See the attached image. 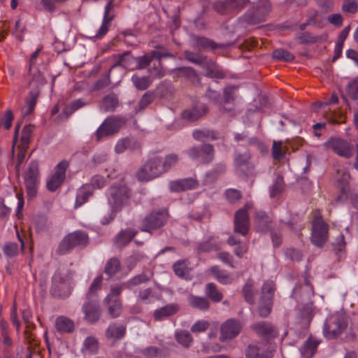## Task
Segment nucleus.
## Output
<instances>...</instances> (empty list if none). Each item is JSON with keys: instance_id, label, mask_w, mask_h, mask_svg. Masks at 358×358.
<instances>
[{"instance_id": "nucleus-1", "label": "nucleus", "mask_w": 358, "mask_h": 358, "mask_svg": "<svg viewBox=\"0 0 358 358\" xmlns=\"http://www.w3.org/2000/svg\"><path fill=\"white\" fill-rule=\"evenodd\" d=\"M72 274L69 271H57L52 276L51 294L57 298L65 299L72 292Z\"/></svg>"}, {"instance_id": "nucleus-2", "label": "nucleus", "mask_w": 358, "mask_h": 358, "mask_svg": "<svg viewBox=\"0 0 358 358\" xmlns=\"http://www.w3.org/2000/svg\"><path fill=\"white\" fill-rule=\"evenodd\" d=\"M348 322L345 316L339 313L329 315L323 327V334L327 339L339 336L346 329Z\"/></svg>"}, {"instance_id": "nucleus-3", "label": "nucleus", "mask_w": 358, "mask_h": 358, "mask_svg": "<svg viewBox=\"0 0 358 358\" xmlns=\"http://www.w3.org/2000/svg\"><path fill=\"white\" fill-rule=\"evenodd\" d=\"M162 158L154 156L150 157L137 171L136 178L142 182H148L163 174Z\"/></svg>"}, {"instance_id": "nucleus-4", "label": "nucleus", "mask_w": 358, "mask_h": 358, "mask_svg": "<svg viewBox=\"0 0 358 358\" xmlns=\"http://www.w3.org/2000/svg\"><path fill=\"white\" fill-rule=\"evenodd\" d=\"M129 191L128 187L122 184H114L110 187L108 192V202L112 212L120 210L128 203Z\"/></svg>"}, {"instance_id": "nucleus-5", "label": "nucleus", "mask_w": 358, "mask_h": 358, "mask_svg": "<svg viewBox=\"0 0 358 358\" xmlns=\"http://www.w3.org/2000/svg\"><path fill=\"white\" fill-rule=\"evenodd\" d=\"M329 225L322 219L321 213L316 211L312 222L311 242L322 247L328 239Z\"/></svg>"}, {"instance_id": "nucleus-6", "label": "nucleus", "mask_w": 358, "mask_h": 358, "mask_svg": "<svg viewBox=\"0 0 358 358\" xmlns=\"http://www.w3.org/2000/svg\"><path fill=\"white\" fill-rule=\"evenodd\" d=\"M88 243V236L82 231H76L66 235L57 248V253L64 255L75 247L85 246Z\"/></svg>"}, {"instance_id": "nucleus-7", "label": "nucleus", "mask_w": 358, "mask_h": 358, "mask_svg": "<svg viewBox=\"0 0 358 358\" xmlns=\"http://www.w3.org/2000/svg\"><path fill=\"white\" fill-rule=\"evenodd\" d=\"M24 179L27 196L32 199L37 195L40 183L38 166L36 162H32L29 164V168L24 173Z\"/></svg>"}, {"instance_id": "nucleus-8", "label": "nucleus", "mask_w": 358, "mask_h": 358, "mask_svg": "<svg viewBox=\"0 0 358 358\" xmlns=\"http://www.w3.org/2000/svg\"><path fill=\"white\" fill-rule=\"evenodd\" d=\"M324 146L331 150L337 155L346 159L352 157L355 152L353 144L341 138L331 137L324 143Z\"/></svg>"}, {"instance_id": "nucleus-9", "label": "nucleus", "mask_w": 358, "mask_h": 358, "mask_svg": "<svg viewBox=\"0 0 358 358\" xmlns=\"http://www.w3.org/2000/svg\"><path fill=\"white\" fill-rule=\"evenodd\" d=\"M271 6L268 0H260L255 7L248 10L245 19L249 24H258L265 22L271 12Z\"/></svg>"}, {"instance_id": "nucleus-10", "label": "nucleus", "mask_w": 358, "mask_h": 358, "mask_svg": "<svg viewBox=\"0 0 358 358\" xmlns=\"http://www.w3.org/2000/svg\"><path fill=\"white\" fill-rule=\"evenodd\" d=\"M124 122V120L119 117L113 116L106 118L94 134L96 141H99L105 137L117 133Z\"/></svg>"}, {"instance_id": "nucleus-11", "label": "nucleus", "mask_w": 358, "mask_h": 358, "mask_svg": "<svg viewBox=\"0 0 358 358\" xmlns=\"http://www.w3.org/2000/svg\"><path fill=\"white\" fill-rule=\"evenodd\" d=\"M168 213L166 210L152 212L148 214L142 221L141 231L150 232L160 228L166 222Z\"/></svg>"}, {"instance_id": "nucleus-12", "label": "nucleus", "mask_w": 358, "mask_h": 358, "mask_svg": "<svg viewBox=\"0 0 358 358\" xmlns=\"http://www.w3.org/2000/svg\"><path fill=\"white\" fill-rule=\"evenodd\" d=\"M68 166L67 161H62L56 166L54 174L47 180L46 185L48 190L54 192L62 185L65 180Z\"/></svg>"}, {"instance_id": "nucleus-13", "label": "nucleus", "mask_w": 358, "mask_h": 358, "mask_svg": "<svg viewBox=\"0 0 358 358\" xmlns=\"http://www.w3.org/2000/svg\"><path fill=\"white\" fill-rule=\"evenodd\" d=\"M250 205L247 203L245 207L236 211L234 216V231L245 236L249 230V217L248 210Z\"/></svg>"}, {"instance_id": "nucleus-14", "label": "nucleus", "mask_w": 358, "mask_h": 358, "mask_svg": "<svg viewBox=\"0 0 358 358\" xmlns=\"http://www.w3.org/2000/svg\"><path fill=\"white\" fill-rule=\"evenodd\" d=\"M242 329L241 323L236 320L229 319L220 328V340L224 341L236 337Z\"/></svg>"}, {"instance_id": "nucleus-15", "label": "nucleus", "mask_w": 358, "mask_h": 358, "mask_svg": "<svg viewBox=\"0 0 358 358\" xmlns=\"http://www.w3.org/2000/svg\"><path fill=\"white\" fill-rule=\"evenodd\" d=\"M246 358H273V353L266 345L255 344L248 345L245 350Z\"/></svg>"}, {"instance_id": "nucleus-16", "label": "nucleus", "mask_w": 358, "mask_h": 358, "mask_svg": "<svg viewBox=\"0 0 358 358\" xmlns=\"http://www.w3.org/2000/svg\"><path fill=\"white\" fill-rule=\"evenodd\" d=\"M197 186V181L192 178L172 180L169 184V189L173 192L194 189H196Z\"/></svg>"}, {"instance_id": "nucleus-17", "label": "nucleus", "mask_w": 358, "mask_h": 358, "mask_svg": "<svg viewBox=\"0 0 358 358\" xmlns=\"http://www.w3.org/2000/svg\"><path fill=\"white\" fill-rule=\"evenodd\" d=\"M192 45L198 50H210L221 48L222 45L215 43L213 40L203 36H194L192 38Z\"/></svg>"}, {"instance_id": "nucleus-18", "label": "nucleus", "mask_w": 358, "mask_h": 358, "mask_svg": "<svg viewBox=\"0 0 358 358\" xmlns=\"http://www.w3.org/2000/svg\"><path fill=\"white\" fill-rule=\"evenodd\" d=\"M113 7V1H109L104 9V13H103V21L101 27L99 29V31L97 34H96V36L97 38H101L104 35L106 34L109 29V27L110 25L111 21L113 20V15L110 13V10L112 9Z\"/></svg>"}, {"instance_id": "nucleus-19", "label": "nucleus", "mask_w": 358, "mask_h": 358, "mask_svg": "<svg viewBox=\"0 0 358 358\" xmlns=\"http://www.w3.org/2000/svg\"><path fill=\"white\" fill-rule=\"evenodd\" d=\"M251 329L264 338L275 337L278 332L275 328L270 323L260 322L251 326Z\"/></svg>"}, {"instance_id": "nucleus-20", "label": "nucleus", "mask_w": 358, "mask_h": 358, "mask_svg": "<svg viewBox=\"0 0 358 358\" xmlns=\"http://www.w3.org/2000/svg\"><path fill=\"white\" fill-rule=\"evenodd\" d=\"M85 319L90 323L96 322L100 317V309L96 301L86 302L83 306Z\"/></svg>"}, {"instance_id": "nucleus-21", "label": "nucleus", "mask_w": 358, "mask_h": 358, "mask_svg": "<svg viewBox=\"0 0 358 358\" xmlns=\"http://www.w3.org/2000/svg\"><path fill=\"white\" fill-rule=\"evenodd\" d=\"M207 113V108L203 104L197 105L190 109L185 110L181 116L183 119L190 122L197 120Z\"/></svg>"}, {"instance_id": "nucleus-22", "label": "nucleus", "mask_w": 358, "mask_h": 358, "mask_svg": "<svg viewBox=\"0 0 358 358\" xmlns=\"http://www.w3.org/2000/svg\"><path fill=\"white\" fill-rule=\"evenodd\" d=\"M38 95L39 91L37 89H34L29 92V95L25 100V105L22 109V115L24 117L28 116L33 113Z\"/></svg>"}, {"instance_id": "nucleus-23", "label": "nucleus", "mask_w": 358, "mask_h": 358, "mask_svg": "<svg viewBox=\"0 0 358 358\" xmlns=\"http://www.w3.org/2000/svg\"><path fill=\"white\" fill-rule=\"evenodd\" d=\"M320 342L312 338L305 341L300 348V352L303 358H311L316 352Z\"/></svg>"}, {"instance_id": "nucleus-24", "label": "nucleus", "mask_w": 358, "mask_h": 358, "mask_svg": "<svg viewBox=\"0 0 358 358\" xmlns=\"http://www.w3.org/2000/svg\"><path fill=\"white\" fill-rule=\"evenodd\" d=\"M206 69V76L209 78H222L224 77L223 71L212 60H206L202 66Z\"/></svg>"}, {"instance_id": "nucleus-25", "label": "nucleus", "mask_w": 358, "mask_h": 358, "mask_svg": "<svg viewBox=\"0 0 358 358\" xmlns=\"http://www.w3.org/2000/svg\"><path fill=\"white\" fill-rule=\"evenodd\" d=\"M178 310V305L175 303L168 304L164 307L155 310L154 317L156 320L160 321L175 314Z\"/></svg>"}, {"instance_id": "nucleus-26", "label": "nucleus", "mask_w": 358, "mask_h": 358, "mask_svg": "<svg viewBox=\"0 0 358 358\" xmlns=\"http://www.w3.org/2000/svg\"><path fill=\"white\" fill-rule=\"evenodd\" d=\"M92 195V188L89 185H83L77 192L75 208H79L85 203Z\"/></svg>"}, {"instance_id": "nucleus-27", "label": "nucleus", "mask_w": 358, "mask_h": 358, "mask_svg": "<svg viewBox=\"0 0 358 358\" xmlns=\"http://www.w3.org/2000/svg\"><path fill=\"white\" fill-rule=\"evenodd\" d=\"M222 243L215 240V236H209L206 241L200 243L198 245L197 250L199 252H208L213 250H217L220 248Z\"/></svg>"}, {"instance_id": "nucleus-28", "label": "nucleus", "mask_w": 358, "mask_h": 358, "mask_svg": "<svg viewBox=\"0 0 358 358\" xmlns=\"http://www.w3.org/2000/svg\"><path fill=\"white\" fill-rule=\"evenodd\" d=\"M139 143L133 139L125 138L119 140L115 147V151L116 153L120 154L124 152L127 149L135 150L139 148Z\"/></svg>"}, {"instance_id": "nucleus-29", "label": "nucleus", "mask_w": 358, "mask_h": 358, "mask_svg": "<svg viewBox=\"0 0 358 358\" xmlns=\"http://www.w3.org/2000/svg\"><path fill=\"white\" fill-rule=\"evenodd\" d=\"M55 328L59 332H71L74 329V323L69 318L60 316L56 319Z\"/></svg>"}, {"instance_id": "nucleus-30", "label": "nucleus", "mask_w": 358, "mask_h": 358, "mask_svg": "<svg viewBox=\"0 0 358 358\" xmlns=\"http://www.w3.org/2000/svg\"><path fill=\"white\" fill-rule=\"evenodd\" d=\"M120 260L117 258L113 257L106 262L103 272L108 278H110L120 271Z\"/></svg>"}, {"instance_id": "nucleus-31", "label": "nucleus", "mask_w": 358, "mask_h": 358, "mask_svg": "<svg viewBox=\"0 0 358 358\" xmlns=\"http://www.w3.org/2000/svg\"><path fill=\"white\" fill-rule=\"evenodd\" d=\"M188 301L192 307L202 311L207 310L210 306L208 299L203 296L190 295Z\"/></svg>"}, {"instance_id": "nucleus-32", "label": "nucleus", "mask_w": 358, "mask_h": 358, "mask_svg": "<svg viewBox=\"0 0 358 358\" xmlns=\"http://www.w3.org/2000/svg\"><path fill=\"white\" fill-rule=\"evenodd\" d=\"M118 104V99L114 94L106 95L103 97L100 108L104 112L113 111Z\"/></svg>"}, {"instance_id": "nucleus-33", "label": "nucleus", "mask_w": 358, "mask_h": 358, "mask_svg": "<svg viewBox=\"0 0 358 358\" xmlns=\"http://www.w3.org/2000/svg\"><path fill=\"white\" fill-rule=\"evenodd\" d=\"M136 231L134 229H126L121 231L115 238V243L118 247H122L129 243L136 235Z\"/></svg>"}, {"instance_id": "nucleus-34", "label": "nucleus", "mask_w": 358, "mask_h": 358, "mask_svg": "<svg viewBox=\"0 0 358 358\" xmlns=\"http://www.w3.org/2000/svg\"><path fill=\"white\" fill-rule=\"evenodd\" d=\"M126 328L122 324H110L106 330V336L115 339H120L125 334Z\"/></svg>"}, {"instance_id": "nucleus-35", "label": "nucleus", "mask_w": 358, "mask_h": 358, "mask_svg": "<svg viewBox=\"0 0 358 358\" xmlns=\"http://www.w3.org/2000/svg\"><path fill=\"white\" fill-rule=\"evenodd\" d=\"M205 294L208 298L215 303L220 302L223 299V294L217 289L216 285L213 282L206 285Z\"/></svg>"}, {"instance_id": "nucleus-36", "label": "nucleus", "mask_w": 358, "mask_h": 358, "mask_svg": "<svg viewBox=\"0 0 358 358\" xmlns=\"http://www.w3.org/2000/svg\"><path fill=\"white\" fill-rule=\"evenodd\" d=\"M211 273L223 285H227L232 282L231 276L224 271H221L218 266H214L210 268Z\"/></svg>"}, {"instance_id": "nucleus-37", "label": "nucleus", "mask_w": 358, "mask_h": 358, "mask_svg": "<svg viewBox=\"0 0 358 358\" xmlns=\"http://www.w3.org/2000/svg\"><path fill=\"white\" fill-rule=\"evenodd\" d=\"M268 218L263 211H259L255 215V224L260 231H266L268 229Z\"/></svg>"}, {"instance_id": "nucleus-38", "label": "nucleus", "mask_w": 358, "mask_h": 358, "mask_svg": "<svg viewBox=\"0 0 358 358\" xmlns=\"http://www.w3.org/2000/svg\"><path fill=\"white\" fill-rule=\"evenodd\" d=\"M99 344L97 340L92 337L88 336L83 343V351L87 353H95L97 352Z\"/></svg>"}, {"instance_id": "nucleus-39", "label": "nucleus", "mask_w": 358, "mask_h": 358, "mask_svg": "<svg viewBox=\"0 0 358 358\" xmlns=\"http://www.w3.org/2000/svg\"><path fill=\"white\" fill-rule=\"evenodd\" d=\"M29 76H30V83L36 86L43 85L45 83L44 76L38 68H29Z\"/></svg>"}, {"instance_id": "nucleus-40", "label": "nucleus", "mask_w": 358, "mask_h": 358, "mask_svg": "<svg viewBox=\"0 0 358 358\" xmlns=\"http://www.w3.org/2000/svg\"><path fill=\"white\" fill-rule=\"evenodd\" d=\"M86 105L85 101L83 99H78L74 100L69 104L66 105L64 110L63 113H65L67 116L71 115L76 110L81 108L82 107Z\"/></svg>"}, {"instance_id": "nucleus-41", "label": "nucleus", "mask_w": 358, "mask_h": 358, "mask_svg": "<svg viewBox=\"0 0 358 358\" xmlns=\"http://www.w3.org/2000/svg\"><path fill=\"white\" fill-rule=\"evenodd\" d=\"M272 157L275 160L280 161L285 155V150L282 148V141H273L272 149Z\"/></svg>"}, {"instance_id": "nucleus-42", "label": "nucleus", "mask_w": 358, "mask_h": 358, "mask_svg": "<svg viewBox=\"0 0 358 358\" xmlns=\"http://www.w3.org/2000/svg\"><path fill=\"white\" fill-rule=\"evenodd\" d=\"M262 299L272 301L274 294V283L271 280L265 282L262 287Z\"/></svg>"}, {"instance_id": "nucleus-43", "label": "nucleus", "mask_w": 358, "mask_h": 358, "mask_svg": "<svg viewBox=\"0 0 358 358\" xmlns=\"http://www.w3.org/2000/svg\"><path fill=\"white\" fill-rule=\"evenodd\" d=\"M273 57L284 62H292L295 58L292 53L284 49H277L274 50L273 52Z\"/></svg>"}, {"instance_id": "nucleus-44", "label": "nucleus", "mask_w": 358, "mask_h": 358, "mask_svg": "<svg viewBox=\"0 0 358 358\" xmlns=\"http://www.w3.org/2000/svg\"><path fill=\"white\" fill-rule=\"evenodd\" d=\"M131 80L135 87L140 90H145L150 85V80L148 77H138V76L134 75L131 78Z\"/></svg>"}, {"instance_id": "nucleus-45", "label": "nucleus", "mask_w": 358, "mask_h": 358, "mask_svg": "<svg viewBox=\"0 0 358 358\" xmlns=\"http://www.w3.org/2000/svg\"><path fill=\"white\" fill-rule=\"evenodd\" d=\"M176 341L182 346L187 348L192 343L191 334L186 331H181L176 333Z\"/></svg>"}, {"instance_id": "nucleus-46", "label": "nucleus", "mask_w": 358, "mask_h": 358, "mask_svg": "<svg viewBox=\"0 0 358 358\" xmlns=\"http://www.w3.org/2000/svg\"><path fill=\"white\" fill-rule=\"evenodd\" d=\"M201 162L203 164L209 163L213 159L214 150L211 145L203 144L201 147Z\"/></svg>"}, {"instance_id": "nucleus-47", "label": "nucleus", "mask_w": 358, "mask_h": 358, "mask_svg": "<svg viewBox=\"0 0 358 358\" xmlns=\"http://www.w3.org/2000/svg\"><path fill=\"white\" fill-rule=\"evenodd\" d=\"M179 157L176 154H170L162 159V166L164 172L169 171L172 166H175L178 162Z\"/></svg>"}, {"instance_id": "nucleus-48", "label": "nucleus", "mask_w": 358, "mask_h": 358, "mask_svg": "<svg viewBox=\"0 0 358 358\" xmlns=\"http://www.w3.org/2000/svg\"><path fill=\"white\" fill-rule=\"evenodd\" d=\"M184 55L185 59L189 62L201 66L203 65L206 60L207 59L206 57L201 56L197 53H194L191 51H185L184 52Z\"/></svg>"}, {"instance_id": "nucleus-49", "label": "nucleus", "mask_w": 358, "mask_h": 358, "mask_svg": "<svg viewBox=\"0 0 358 358\" xmlns=\"http://www.w3.org/2000/svg\"><path fill=\"white\" fill-rule=\"evenodd\" d=\"M173 269L176 275L184 278L188 274L187 265L185 261L179 260L173 265Z\"/></svg>"}, {"instance_id": "nucleus-50", "label": "nucleus", "mask_w": 358, "mask_h": 358, "mask_svg": "<svg viewBox=\"0 0 358 358\" xmlns=\"http://www.w3.org/2000/svg\"><path fill=\"white\" fill-rule=\"evenodd\" d=\"M162 349L155 346H148L141 350V354L146 358H157L161 356Z\"/></svg>"}, {"instance_id": "nucleus-51", "label": "nucleus", "mask_w": 358, "mask_h": 358, "mask_svg": "<svg viewBox=\"0 0 358 358\" xmlns=\"http://www.w3.org/2000/svg\"><path fill=\"white\" fill-rule=\"evenodd\" d=\"M296 39L300 44H313L318 41L319 37L314 36L308 32H303L298 34Z\"/></svg>"}, {"instance_id": "nucleus-52", "label": "nucleus", "mask_w": 358, "mask_h": 358, "mask_svg": "<svg viewBox=\"0 0 358 358\" xmlns=\"http://www.w3.org/2000/svg\"><path fill=\"white\" fill-rule=\"evenodd\" d=\"M107 303L108 304V313L111 317H117L121 314L122 307L120 300L114 299Z\"/></svg>"}, {"instance_id": "nucleus-53", "label": "nucleus", "mask_w": 358, "mask_h": 358, "mask_svg": "<svg viewBox=\"0 0 358 358\" xmlns=\"http://www.w3.org/2000/svg\"><path fill=\"white\" fill-rule=\"evenodd\" d=\"M272 301L261 299L259 307V315L262 317H266L271 311Z\"/></svg>"}, {"instance_id": "nucleus-54", "label": "nucleus", "mask_w": 358, "mask_h": 358, "mask_svg": "<svg viewBox=\"0 0 358 358\" xmlns=\"http://www.w3.org/2000/svg\"><path fill=\"white\" fill-rule=\"evenodd\" d=\"M149 280V278L142 273L137 275L128 280L126 283L124 284V286H126L127 288L131 289L134 286L138 285L142 283H145Z\"/></svg>"}, {"instance_id": "nucleus-55", "label": "nucleus", "mask_w": 358, "mask_h": 358, "mask_svg": "<svg viewBox=\"0 0 358 358\" xmlns=\"http://www.w3.org/2000/svg\"><path fill=\"white\" fill-rule=\"evenodd\" d=\"M155 99V94L152 92H145L141 100L139 101L138 106L139 108L136 110V113H138L142 110H143L145 107H147L149 104H150Z\"/></svg>"}, {"instance_id": "nucleus-56", "label": "nucleus", "mask_w": 358, "mask_h": 358, "mask_svg": "<svg viewBox=\"0 0 358 358\" xmlns=\"http://www.w3.org/2000/svg\"><path fill=\"white\" fill-rule=\"evenodd\" d=\"M122 290V285H115L110 287V293L105 298V301L106 303H110V301H113L114 299L120 300L119 296L121 294Z\"/></svg>"}, {"instance_id": "nucleus-57", "label": "nucleus", "mask_w": 358, "mask_h": 358, "mask_svg": "<svg viewBox=\"0 0 358 358\" xmlns=\"http://www.w3.org/2000/svg\"><path fill=\"white\" fill-rule=\"evenodd\" d=\"M346 92L351 99H358V79H355L348 84Z\"/></svg>"}, {"instance_id": "nucleus-58", "label": "nucleus", "mask_w": 358, "mask_h": 358, "mask_svg": "<svg viewBox=\"0 0 358 358\" xmlns=\"http://www.w3.org/2000/svg\"><path fill=\"white\" fill-rule=\"evenodd\" d=\"M32 132L33 127L31 125H26L22 129L20 141L23 146H27L29 143Z\"/></svg>"}, {"instance_id": "nucleus-59", "label": "nucleus", "mask_w": 358, "mask_h": 358, "mask_svg": "<svg viewBox=\"0 0 358 358\" xmlns=\"http://www.w3.org/2000/svg\"><path fill=\"white\" fill-rule=\"evenodd\" d=\"M5 255L13 257L18 253V245L16 243H8L2 248Z\"/></svg>"}, {"instance_id": "nucleus-60", "label": "nucleus", "mask_w": 358, "mask_h": 358, "mask_svg": "<svg viewBox=\"0 0 358 358\" xmlns=\"http://www.w3.org/2000/svg\"><path fill=\"white\" fill-rule=\"evenodd\" d=\"M192 136L194 139L201 141L203 138H209L212 140L215 139V134L213 131L208 130H195L194 131Z\"/></svg>"}, {"instance_id": "nucleus-61", "label": "nucleus", "mask_w": 358, "mask_h": 358, "mask_svg": "<svg viewBox=\"0 0 358 358\" xmlns=\"http://www.w3.org/2000/svg\"><path fill=\"white\" fill-rule=\"evenodd\" d=\"M283 189L282 178L278 177L276 178L274 184L270 188V196L275 197L279 194Z\"/></svg>"}, {"instance_id": "nucleus-62", "label": "nucleus", "mask_w": 358, "mask_h": 358, "mask_svg": "<svg viewBox=\"0 0 358 358\" xmlns=\"http://www.w3.org/2000/svg\"><path fill=\"white\" fill-rule=\"evenodd\" d=\"M209 327V322L206 320H198L191 327V331L193 333H200L205 331Z\"/></svg>"}, {"instance_id": "nucleus-63", "label": "nucleus", "mask_w": 358, "mask_h": 358, "mask_svg": "<svg viewBox=\"0 0 358 358\" xmlns=\"http://www.w3.org/2000/svg\"><path fill=\"white\" fill-rule=\"evenodd\" d=\"M225 196L227 201L230 203H234L238 201L241 197V192L235 189H228L225 192Z\"/></svg>"}, {"instance_id": "nucleus-64", "label": "nucleus", "mask_w": 358, "mask_h": 358, "mask_svg": "<svg viewBox=\"0 0 358 358\" xmlns=\"http://www.w3.org/2000/svg\"><path fill=\"white\" fill-rule=\"evenodd\" d=\"M358 5L353 0H346L342 6V10L349 13H355L357 10Z\"/></svg>"}]
</instances>
